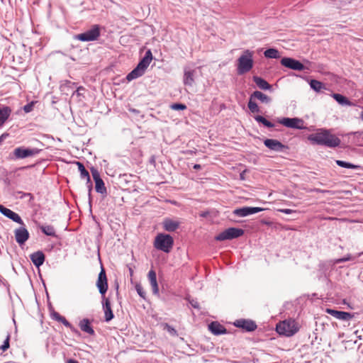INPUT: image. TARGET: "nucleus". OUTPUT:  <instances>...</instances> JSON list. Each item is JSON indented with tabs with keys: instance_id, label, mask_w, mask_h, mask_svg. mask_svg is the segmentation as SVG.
<instances>
[{
	"instance_id": "obj_1",
	"label": "nucleus",
	"mask_w": 363,
	"mask_h": 363,
	"mask_svg": "<svg viewBox=\"0 0 363 363\" xmlns=\"http://www.w3.org/2000/svg\"><path fill=\"white\" fill-rule=\"evenodd\" d=\"M308 139L313 144L325 145L328 147H335L340 145L341 140L329 130L320 129L316 133L311 134Z\"/></svg>"
},
{
	"instance_id": "obj_2",
	"label": "nucleus",
	"mask_w": 363,
	"mask_h": 363,
	"mask_svg": "<svg viewBox=\"0 0 363 363\" xmlns=\"http://www.w3.org/2000/svg\"><path fill=\"white\" fill-rule=\"evenodd\" d=\"M152 60V55L150 50L146 52L143 58L140 61L137 67L132 70L126 77L128 81H132L141 77Z\"/></svg>"
},
{
	"instance_id": "obj_3",
	"label": "nucleus",
	"mask_w": 363,
	"mask_h": 363,
	"mask_svg": "<svg viewBox=\"0 0 363 363\" xmlns=\"http://www.w3.org/2000/svg\"><path fill=\"white\" fill-rule=\"evenodd\" d=\"M277 333L286 337H291L299 330L297 322L293 319H288L279 322L276 327Z\"/></svg>"
},
{
	"instance_id": "obj_4",
	"label": "nucleus",
	"mask_w": 363,
	"mask_h": 363,
	"mask_svg": "<svg viewBox=\"0 0 363 363\" xmlns=\"http://www.w3.org/2000/svg\"><path fill=\"white\" fill-rule=\"evenodd\" d=\"M253 53L249 50L244 51L238 60L237 71L238 74L248 72L253 67Z\"/></svg>"
},
{
	"instance_id": "obj_5",
	"label": "nucleus",
	"mask_w": 363,
	"mask_h": 363,
	"mask_svg": "<svg viewBox=\"0 0 363 363\" xmlns=\"http://www.w3.org/2000/svg\"><path fill=\"white\" fill-rule=\"evenodd\" d=\"M173 238L167 234L159 233L155 239L154 247L164 252H169L173 247Z\"/></svg>"
},
{
	"instance_id": "obj_6",
	"label": "nucleus",
	"mask_w": 363,
	"mask_h": 363,
	"mask_svg": "<svg viewBox=\"0 0 363 363\" xmlns=\"http://www.w3.org/2000/svg\"><path fill=\"white\" fill-rule=\"evenodd\" d=\"M101 29L99 25H93L91 28L84 33L75 35V39L80 41H94L96 40L100 36Z\"/></svg>"
},
{
	"instance_id": "obj_7",
	"label": "nucleus",
	"mask_w": 363,
	"mask_h": 363,
	"mask_svg": "<svg viewBox=\"0 0 363 363\" xmlns=\"http://www.w3.org/2000/svg\"><path fill=\"white\" fill-rule=\"evenodd\" d=\"M244 234V230L240 228H229L216 236L215 239L218 241L232 240L239 238Z\"/></svg>"
},
{
	"instance_id": "obj_8",
	"label": "nucleus",
	"mask_w": 363,
	"mask_h": 363,
	"mask_svg": "<svg viewBox=\"0 0 363 363\" xmlns=\"http://www.w3.org/2000/svg\"><path fill=\"white\" fill-rule=\"evenodd\" d=\"M278 122L287 128H291L299 130L305 128V126L303 125V121L298 118H283L281 119H279Z\"/></svg>"
},
{
	"instance_id": "obj_9",
	"label": "nucleus",
	"mask_w": 363,
	"mask_h": 363,
	"mask_svg": "<svg viewBox=\"0 0 363 363\" xmlns=\"http://www.w3.org/2000/svg\"><path fill=\"white\" fill-rule=\"evenodd\" d=\"M92 177L95 182V189L98 193L105 194H106V188L104 182L100 177L99 172L94 167L91 168Z\"/></svg>"
},
{
	"instance_id": "obj_10",
	"label": "nucleus",
	"mask_w": 363,
	"mask_h": 363,
	"mask_svg": "<svg viewBox=\"0 0 363 363\" xmlns=\"http://www.w3.org/2000/svg\"><path fill=\"white\" fill-rule=\"evenodd\" d=\"M96 286L102 296L105 297V294L108 289V281L106 272L104 268H101V270L99 274Z\"/></svg>"
},
{
	"instance_id": "obj_11",
	"label": "nucleus",
	"mask_w": 363,
	"mask_h": 363,
	"mask_svg": "<svg viewBox=\"0 0 363 363\" xmlns=\"http://www.w3.org/2000/svg\"><path fill=\"white\" fill-rule=\"evenodd\" d=\"M39 152L37 149H28L23 147H16L13 150V155L16 159H23L33 156Z\"/></svg>"
},
{
	"instance_id": "obj_12",
	"label": "nucleus",
	"mask_w": 363,
	"mask_h": 363,
	"mask_svg": "<svg viewBox=\"0 0 363 363\" xmlns=\"http://www.w3.org/2000/svg\"><path fill=\"white\" fill-rule=\"evenodd\" d=\"M281 65L294 70L301 71L304 69V65L296 60L290 57H284L281 60Z\"/></svg>"
},
{
	"instance_id": "obj_13",
	"label": "nucleus",
	"mask_w": 363,
	"mask_h": 363,
	"mask_svg": "<svg viewBox=\"0 0 363 363\" xmlns=\"http://www.w3.org/2000/svg\"><path fill=\"white\" fill-rule=\"evenodd\" d=\"M15 239L20 245H23L29 238V233L25 227H20L14 231Z\"/></svg>"
},
{
	"instance_id": "obj_14",
	"label": "nucleus",
	"mask_w": 363,
	"mask_h": 363,
	"mask_svg": "<svg viewBox=\"0 0 363 363\" xmlns=\"http://www.w3.org/2000/svg\"><path fill=\"white\" fill-rule=\"evenodd\" d=\"M234 325L247 332L254 331L257 328L256 323L250 320L239 319L234 323Z\"/></svg>"
},
{
	"instance_id": "obj_15",
	"label": "nucleus",
	"mask_w": 363,
	"mask_h": 363,
	"mask_svg": "<svg viewBox=\"0 0 363 363\" xmlns=\"http://www.w3.org/2000/svg\"><path fill=\"white\" fill-rule=\"evenodd\" d=\"M0 212L7 218L13 220L14 222L23 225V220L19 216V215L13 212L11 209L7 208L2 205H0Z\"/></svg>"
},
{
	"instance_id": "obj_16",
	"label": "nucleus",
	"mask_w": 363,
	"mask_h": 363,
	"mask_svg": "<svg viewBox=\"0 0 363 363\" xmlns=\"http://www.w3.org/2000/svg\"><path fill=\"white\" fill-rule=\"evenodd\" d=\"M262 211V208L259 207H244L241 208H238L234 211V214L240 216L245 217L248 215L254 214Z\"/></svg>"
},
{
	"instance_id": "obj_17",
	"label": "nucleus",
	"mask_w": 363,
	"mask_h": 363,
	"mask_svg": "<svg viewBox=\"0 0 363 363\" xmlns=\"http://www.w3.org/2000/svg\"><path fill=\"white\" fill-rule=\"evenodd\" d=\"M209 330L215 335L227 333L225 328L217 321H213L208 325Z\"/></svg>"
},
{
	"instance_id": "obj_18",
	"label": "nucleus",
	"mask_w": 363,
	"mask_h": 363,
	"mask_svg": "<svg viewBox=\"0 0 363 363\" xmlns=\"http://www.w3.org/2000/svg\"><path fill=\"white\" fill-rule=\"evenodd\" d=\"M104 298V303H103V308L105 314V320L106 322L110 321L112 320L114 317L111 306V302L108 298L103 297Z\"/></svg>"
},
{
	"instance_id": "obj_19",
	"label": "nucleus",
	"mask_w": 363,
	"mask_h": 363,
	"mask_svg": "<svg viewBox=\"0 0 363 363\" xmlns=\"http://www.w3.org/2000/svg\"><path fill=\"white\" fill-rule=\"evenodd\" d=\"M147 278L152 286L153 294H157L159 293V286L157 281V275L155 271L153 269L150 270L147 274Z\"/></svg>"
},
{
	"instance_id": "obj_20",
	"label": "nucleus",
	"mask_w": 363,
	"mask_h": 363,
	"mask_svg": "<svg viewBox=\"0 0 363 363\" xmlns=\"http://www.w3.org/2000/svg\"><path fill=\"white\" fill-rule=\"evenodd\" d=\"M30 260L33 263V264L39 267L41 266L45 261V255L41 251L35 252L30 255Z\"/></svg>"
},
{
	"instance_id": "obj_21",
	"label": "nucleus",
	"mask_w": 363,
	"mask_h": 363,
	"mask_svg": "<svg viewBox=\"0 0 363 363\" xmlns=\"http://www.w3.org/2000/svg\"><path fill=\"white\" fill-rule=\"evenodd\" d=\"M264 144L270 150L276 151L281 150L284 147V145L281 143L274 139H266L264 141Z\"/></svg>"
},
{
	"instance_id": "obj_22",
	"label": "nucleus",
	"mask_w": 363,
	"mask_h": 363,
	"mask_svg": "<svg viewBox=\"0 0 363 363\" xmlns=\"http://www.w3.org/2000/svg\"><path fill=\"white\" fill-rule=\"evenodd\" d=\"M163 228L165 230L169 232L175 231L179 226V222L172 220L170 218H166L164 220Z\"/></svg>"
},
{
	"instance_id": "obj_23",
	"label": "nucleus",
	"mask_w": 363,
	"mask_h": 363,
	"mask_svg": "<svg viewBox=\"0 0 363 363\" xmlns=\"http://www.w3.org/2000/svg\"><path fill=\"white\" fill-rule=\"evenodd\" d=\"M250 96L252 99L259 100L264 104H269L271 102V98L259 91H254Z\"/></svg>"
},
{
	"instance_id": "obj_24",
	"label": "nucleus",
	"mask_w": 363,
	"mask_h": 363,
	"mask_svg": "<svg viewBox=\"0 0 363 363\" xmlns=\"http://www.w3.org/2000/svg\"><path fill=\"white\" fill-rule=\"evenodd\" d=\"M79 327L82 331L91 335H94V330L91 326L90 321L88 319L84 318L79 323Z\"/></svg>"
},
{
	"instance_id": "obj_25",
	"label": "nucleus",
	"mask_w": 363,
	"mask_h": 363,
	"mask_svg": "<svg viewBox=\"0 0 363 363\" xmlns=\"http://www.w3.org/2000/svg\"><path fill=\"white\" fill-rule=\"evenodd\" d=\"M11 113V109L9 106L0 108V126H1L9 118Z\"/></svg>"
},
{
	"instance_id": "obj_26",
	"label": "nucleus",
	"mask_w": 363,
	"mask_h": 363,
	"mask_svg": "<svg viewBox=\"0 0 363 363\" xmlns=\"http://www.w3.org/2000/svg\"><path fill=\"white\" fill-rule=\"evenodd\" d=\"M194 70H189L184 72V83L185 85L188 86H192L194 82Z\"/></svg>"
},
{
	"instance_id": "obj_27",
	"label": "nucleus",
	"mask_w": 363,
	"mask_h": 363,
	"mask_svg": "<svg viewBox=\"0 0 363 363\" xmlns=\"http://www.w3.org/2000/svg\"><path fill=\"white\" fill-rule=\"evenodd\" d=\"M253 81L257 84V86L262 89L267 90L271 88L269 84L266 80L259 77H254Z\"/></svg>"
},
{
	"instance_id": "obj_28",
	"label": "nucleus",
	"mask_w": 363,
	"mask_h": 363,
	"mask_svg": "<svg viewBox=\"0 0 363 363\" xmlns=\"http://www.w3.org/2000/svg\"><path fill=\"white\" fill-rule=\"evenodd\" d=\"M76 164L78 167V169L80 172L81 178L86 179V180L89 181V172L85 169L84 164L81 163L80 162H76Z\"/></svg>"
},
{
	"instance_id": "obj_29",
	"label": "nucleus",
	"mask_w": 363,
	"mask_h": 363,
	"mask_svg": "<svg viewBox=\"0 0 363 363\" xmlns=\"http://www.w3.org/2000/svg\"><path fill=\"white\" fill-rule=\"evenodd\" d=\"M264 57L270 59H277L280 57L279 52L277 49L269 48L264 51Z\"/></svg>"
},
{
	"instance_id": "obj_30",
	"label": "nucleus",
	"mask_w": 363,
	"mask_h": 363,
	"mask_svg": "<svg viewBox=\"0 0 363 363\" xmlns=\"http://www.w3.org/2000/svg\"><path fill=\"white\" fill-rule=\"evenodd\" d=\"M53 316L55 318V320L62 323L65 326L69 328L72 330H75L73 326L67 320V319L64 316H62L58 313H55L53 314Z\"/></svg>"
},
{
	"instance_id": "obj_31",
	"label": "nucleus",
	"mask_w": 363,
	"mask_h": 363,
	"mask_svg": "<svg viewBox=\"0 0 363 363\" xmlns=\"http://www.w3.org/2000/svg\"><path fill=\"white\" fill-rule=\"evenodd\" d=\"M311 87L315 91H320L321 89H325V85L320 81L311 79L310 82Z\"/></svg>"
},
{
	"instance_id": "obj_32",
	"label": "nucleus",
	"mask_w": 363,
	"mask_h": 363,
	"mask_svg": "<svg viewBox=\"0 0 363 363\" xmlns=\"http://www.w3.org/2000/svg\"><path fill=\"white\" fill-rule=\"evenodd\" d=\"M41 230L43 233H45L47 235L52 236V237H56L55 230L52 225H42L40 227Z\"/></svg>"
},
{
	"instance_id": "obj_33",
	"label": "nucleus",
	"mask_w": 363,
	"mask_h": 363,
	"mask_svg": "<svg viewBox=\"0 0 363 363\" xmlns=\"http://www.w3.org/2000/svg\"><path fill=\"white\" fill-rule=\"evenodd\" d=\"M333 97L340 104L350 105V101L340 94H333Z\"/></svg>"
},
{
	"instance_id": "obj_34",
	"label": "nucleus",
	"mask_w": 363,
	"mask_h": 363,
	"mask_svg": "<svg viewBox=\"0 0 363 363\" xmlns=\"http://www.w3.org/2000/svg\"><path fill=\"white\" fill-rule=\"evenodd\" d=\"M162 327L163 328V330H167L171 336L177 337L178 336V333L175 328H174L172 326L169 325L167 323H162Z\"/></svg>"
},
{
	"instance_id": "obj_35",
	"label": "nucleus",
	"mask_w": 363,
	"mask_h": 363,
	"mask_svg": "<svg viewBox=\"0 0 363 363\" xmlns=\"http://www.w3.org/2000/svg\"><path fill=\"white\" fill-rule=\"evenodd\" d=\"M247 106H248L250 111L252 113H259V108L257 103L255 102V100L254 99H252L251 96L250 97V100H249Z\"/></svg>"
},
{
	"instance_id": "obj_36",
	"label": "nucleus",
	"mask_w": 363,
	"mask_h": 363,
	"mask_svg": "<svg viewBox=\"0 0 363 363\" xmlns=\"http://www.w3.org/2000/svg\"><path fill=\"white\" fill-rule=\"evenodd\" d=\"M255 119L256 121L263 124L266 127L272 128L274 126V125L272 123L267 121L265 118H264L262 116H255Z\"/></svg>"
},
{
	"instance_id": "obj_37",
	"label": "nucleus",
	"mask_w": 363,
	"mask_h": 363,
	"mask_svg": "<svg viewBox=\"0 0 363 363\" xmlns=\"http://www.w3.org/2000/svg\"><path fill=\"white\" fill-rule=\"evenodd\" d=\"M354 317V314H353V313L341 311L340 313V315H339V317L337 319L342 320H350L352 319Z\"/></svg>"
},
{
	"instance_id": "obj_38",
	"label": "nucleus",
	"mask_w": 363,
	"mask_h": 363,
	"mask_svg": "<svg viewBox=\"0 0 363 363\" xmlns=\"http://www.w3.org/2000/svg\"><path fill=\"white\" fill-rule=\"evenodd\" d=\"M336 164L340 167H345V168H349V169H357L359 167V166H357V165H354L353 164L346 162L342 161V160H336Z\"/></svg>"
},
{
	"instance_id": "obj_39",
	"label": "nucleus",
	"mask_w": 363,
	"mask_h": 363,
	"mask_svg": "<svg viewBox=\"0 0 363 363\" xmlns=\"http://www.w3.org/2000/svg\"><path fill=\"white\" fill-rule=\"evenodd\" d=\"M37 103V101H31L30 103L25 105L23 108L25 113H30L33 110L34 105Z\"/></svg>"
},
{
	"instance_id": "obj_40",
	"label": "nucleus",
	"mask_w": 363,
	"mask_h": 363,
	"mask_svg": "<svg viewBox=\"0 0 363 363\" xmlns=\"http://www.w3.org/2000/svg\"><path fill=\"white\" fill-rule=\"evenodd\" d=\"M135 289H136L138 294H139V296L140 297L145 298V291L143 289V287L142 286V285L140 284H137L135 285Z\"/></svg>"
},
{
	"instance_id": "obj_41",
	"label": "nucleus",
	"mask_w": 363,
	"mask_h": 363,
	"mask_svg": "<svg viewBox=\"0 0 363 363\" xmlns=\"http://www.w3.org/2000/svg\"><path fill=\"white\" fill-rule=\"evenodd\" d=\"M9 341H10V335L8 334L6 335V338L4 342V344L0 346V349L3 351V352H5L6 350H8L9 348Z\"/></svg>"
},
{
	"instance_id": "obj_42",
	"label": "nucleus",
	"mask_w": 363,
	"mask_h": 363,
	"mask_svg": "<svg viewBox=\"0 0 363 363\" xmlns=\"http://www.w3.org/2000/svg\"><path fill=\"white\" fill-rule=\"evenodd\" d=\"M170 108L173 110H177V111H179V110H185L186 108V106L185 104H178V103H176V104H172L171 106H170Z\"/></svg>"
},
{
	"instance_id": "obj_43",
	"label": "nucleus",
	"mask_w": 363,
	"mask_h": 363,
	"mask_svg": "<svg viewBox=\"0 0 363 363\" xmlns=\"http://www.w3.org/2000/svg\"><path fill=\"white\" fill-rule=\"evenodd\" d=\"M325 312L328 313V314H330V315L333 316L334 318H338L339 317V315H340V313L341 312L340 311H336V310H334V309H331V308H326L325 309Z\"/></svg>"
},
{
	"instance_id": "obj_44",
	"label": "nucleus",
	"mask_w": 363,
	"mask_h": 363,
	"mask_svg": "<svg viewBox=\"0 0 363 363\" xmlns=\"http://www.w3.org/2000/svg\"><path fill=\"white\" fill-rule=\"evenodd\" d=\"M86 184H87L89 191L91 192V191L92 190V182L91 181V178H89V181L86 180Z\"/></svg>"
},
{
	"instance_id": "obj_45",
	"label": "nucleus",
	"mask_w": 363,
	"mask_h": 363,
	"mask_svg": "<svg viewBox=\"0 0 363 363\" xmlns=\"http://www.w3.org/2000/svg\"><path fill=\"white\" fill-rule=\"evenodd\" d=\"M280 211L286 214H290L294 212L293 210L289 208L281 209Z\"/></svg>"
},
{
	"instance_id": "obj_46",
	"label": "nucleus",
	"mask_w": 363,
	"mask_h": 363,
	"mask_svg": "<svg viewBox=\"0 0 363 363\" xmlns=\"http://www.w3.org/2000/svg\"><path fill=\"white\" fill-rule=\"evenodd\" d=\"M350 259V257H344V258L340 259L337 262H344L348 261Z\"/></svg>"
},
{
	"instance_id": "obj_47",
	"label": "nucleus",
	"mask_w": 363,
	"mask_h": 363,
	"mask_svg": "<svg viewBox=\"0 0 363 363\" xmlns=\"http://www.w3.org/2000/svg\"><path fill=\"white\" fill-rule=\"evenodd\" d=\"M67 363H79V362L75 359H69L67 360Z\"/></svg>"
},
{
	"instance_id": "obj_48",
	"label": "nucleus",
	"mask_w": 363,
	"mask_h": 363,
	"mask_svg": "<svg viewBox=\"0 0 363 363\" xmlns=\"http://www.w3.org/2000/svg\"><path fill=\"white\" fill-rule=\"evenodd\" d=\"M314 191H316V192H322V193L327 191L325 190H322V189H316Z\"/></svg>"
},
{
	"instance_id": "obj_49",
	"label": "nucleus",
	"mask_w": 363,
	"mask_h": 363,
	"mask_svg": "<svg viewBox=\"0 0 363 363\" xmlns=\"http://www.w3.org/2000/svg\"><path fill=\"white\" fill-rule=\"evenodd\" d=\"M200 168H201V165L200 164H195L194 166V169H199Z\"/></svg>"
},
{
	"instance_id": "obj_50",
	"label": "nucleus",
	"mask_w": 363,
	"mask_h": 363,
	"mask_svg": "<svg viewBox=\"0 0 363 363\" xmlns=\"http://www.w3.org/2000/svg\"><path fill=\"white\" fill-rule=\"evenodd\" d=\"M79 90H84V88L82 86H79L77 90V92L79 94Z\"/></svg>"
},
{
	"instance_id": "obj_51",
	"label": "nucleus",
	"mask_w": 363,
	"mask_h": 363,
	"mask_svg": "<svg viewBox=\"0 0 363 363\" xmlns=\"http://www.w3.org/2000/svg\"><path fill=\"white\" fill-rule=\"evenodd\" d=\"M129 271H130V275L132 277L133 275V270L131 268H130Z\"/></svg>"
},
{
	"instance_id": "obj_52",
	"label": "nucleus",
	"mask_w": 363,
	"mask_h": 363,
	"mask_svg": "<svg viewBox=\"0 0 363 363\" xmlns=\"http://www.w3.org/2000/svg\"><path fill=\"white\" fill-rule=\"evenodd\" d=\"M4 137V135H2L1 137H0V144L2 142V139Z\"/></svg>"
},
{
	"instance_id": "obj_53",
	"label": "nucleus",
	"mask_w": 363,
	"mask_h": 363,
	"mask_svg": "<svg viewBox=\"0 0 363 363\" xmlns=\"http://www.w3.org/2000/svg\"><path fill=\"white\" fill-rule=\"evenodd\" d=\"M326 219H328V220H335L336 218H332V217H328Z\"/></svg>"
},
{
	"instance_id": "obj_54",
	"label": "nucleus",
	"mask_w": 363,
	"mask_h": 363,
	"mask_svg": "<svg viewBox=\"0 0 363 363\" xmlns=\"http://www.w3.org/2000/svg\"><path fill=\"white\" fill-rule=\"evenodd\" d=\"M361 118L363 120V111L361 113Z\"/></svg>"
}]
</instances>
